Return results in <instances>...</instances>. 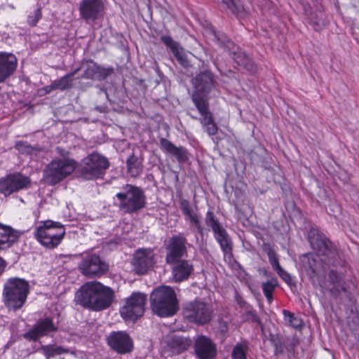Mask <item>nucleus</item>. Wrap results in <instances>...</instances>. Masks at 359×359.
Returning <instances> with one entry per match:
<instances>
[{"label": "nucleus", "instance_id": "obj_17", "mask_svg": "<svg viewBox=\"0 0 359 359\" xmlns=\"http://www.w3.org/2000/svg\"><path fill=\"white\" fill-rule=\"evenodd\" d=\"M155 262L154 252L150 248L137 250L131 261L133 271L137 275L146 274L153 269Z\"/></svg>", "mask_w": 359, "mask_h": 359}, {"label": "nucleus", "instance_id": "obj_50", "mask_svg": "<svg viewBox=\"0 0 359 359\" xmlns=\"http://www.w3.org/2000/svg\"><path fill=\"white\" fill-rule=\"evenodd\" d=\"M56 85L55 81H53L50 85L46 86L43 90L46 91V93H50L53 90H56Z\"/></svg>", "mask_w": 359, "mask_h": 359}, {"label": "nucleus", "instance_id": "obj_12", "mask_svg": "<svg viewBox=\"0 0 359 359\" xmlns=\"http://www.w3.org/2000/svg\"><path fill=\"white\" fill-rule=\"evenodd\" d=\"M75 161L69 158H59L52 161L44 170L46 181L55 185L75 170Z\"/></svg>", "mask_w": 359, "mask_h": 359}, {"label": "nucleus", "instance_id": "obj_22", "mask_svg": "<svg viewBox=\"0 0 359 359\" xmlns=\"http://www.w3.org/2000/svg\"><path fill=\"white\" fill-rule=\"evenodd\" d=\"M195 353L199 359H214L217 351L212 341L205 336L198 337L194 344Z\"/></svg>", "mask_w": 359, "mask_h": 359}, {"label": "nucleus", "instance_id": "obj_56", "mask_svg": "<svg viewBox=\"0 0 359 359\" xmlns=\"http://www.w3.org/2000/svg\"><path fill=\"white\" fill-rule=\"evenodd\" d=\"M233 0H222V2L226 6V8H228L230 5L233 4Z\"/></svg>", "mask_w": 359, "mask_h": 359}, {"label": "nucleus", "instance_id": "obj_27", "mask_svg": "<svg viewBox=\"0 0 359 359\" xmlns=\"http://www.w3.org/2000/svg\"><path fill=\"white\" fill-rule=\"evenodd\" d=\"M201 116V123L205 128V130L209 135L217 134L218 127L214 121L212 114L209 109L208 105L195 106Z\"/></svg>", "mask_w": 359, "mask_h": 359}, {"label": "nucleus", "instance_id": "obj_57", "mask_svg": "<svg viewBox=\"0 0 359 359\" xmlns=\"http://www.w3.org/2000/svg\"><path fill=\"white\" fill-rule=\"evenodd\" d=\"M159 70H160V69H159V68H157V69H156V72H157V73H158V72H160Z\"/></svg>", "mask_w": 359, "mask_h": 359}, {"label": "nucleus", "instance_id": "obj_8", "mask_svg": "<svg viewBox=\"0 0 359 359\" xmlns=\"http://www.w3.org/2000/svg\"><path fill=\"white\" fill-rule=\"evenodd\" d=\"M65 234L63 225L48 220L36 227L34 237L46 248L53 249L61 243Z\"/></svg>", "mask_w": 359, "mask_h": 359}, {"label": "nucleus", "instance_id": "obj_42", "mask_svg": "<svg viewBox=\"0 0 359 359\" xmlns=\"http://www.w3.org/2000/svg\"><path fill=\"white\" fill-rule=\"evenodd\" d=\"M241 316L242 319L244 321L256 323L257 325L262 326L261 320L257 316L255 310L253 311H248L247 313H243Z\"/></svg>", "mask_w": 359, "mask_h": 359}, {"label": "nucleus", "instance_id": "obj_15", "mask_svg": "<svg viewBox=\"0 0 359 359\" xmlns=\"http://www.w3.org/2000/svg\"><path fill=\"white\" fill-rule=\"evenodd\" d=\"M31 179L20 172L7 175L0 178V193L7 197L13 193L30 187Z\"/></svg>", "mask_w": 359, "mask_h": 359}, {"label": "nucleus", "instance_id": "obj_51", "mask_svg": "<svg viewBox=\"0 0 359 359\" xmlns=\"http://www.w3.org/2000/svg\"><path fill=\"white\" fill-rule=\"evenodd\" d=\"M7 266V262L0 257V276L4 273L5 268Z\"/></svg>", "mask_w": 359, "mask_h": 359}, {"label": "nucleus", "instance_id": "obj_2", "mask_svg": "<svg viewBox=\"0 0 359 359\" xmlns=\"http://www.w3.org/2000/svg\"><path fill=\"white\" fill-rule=\"evenodd\" d=\"M309 241L311 248L317 252L318 256L305 254L301 257V262L307 275L313 278L318 273L320 262L336 265L337 250L324 234L318 232L311 231Z\"/></svg>", "mask_w": 359, "mask_h": 359}, {"label": "nucleus", "instance_id": "obj_53", "mask_svg": "<svg viewBox=\"0 0 359 359\" xmlns=\"http://www.w3.org/2000/svg\"><path fill=\"white\" fill-rule=\"evenodd\" d=\"M196 231L200 235V236L203 238L204 236V233H205L204 227L201 225L196 229Z\"/></svg>", "mask_w": 359, "mask_h": 359}, {"label": "nucleus", "instance_id": "obj_45", "mask_svg": "<svg viewBox=\"0 0 359 359\" xmlns=\"http://www.w3.org/2000/svg\"><path fill=\"white\" fill-rule=\"evenodd\" d=\"M279 276L289 285H295V282L292 280L290 273H288L283 269L276 272Z\"/></svg>", "mask_w": 359, "mask_h": 359}, {"label": "nucleus", "instance_id": "obj_37", "mask_svg": "<svg viewBox=\"0 0 359 359\" xmlns=\"http://www.w3.org/2000/svg\"><path fill=\"white\" fill-rule=\"evenodd\" d=\"M269 341L274 347V354L280 355L284 352L285 338H281L276 334H270Z\"/></svg>", "mask_w": 359, "mask_h": 359}, {"label": "nucleus", "instance_id": "obj_55", "mask_svg": "<svg viewBox=\"0 0 359 359\" xmlns=\"http://www.w3.org/2000/svg\"><path fill=\"white\" fill-rule=\"evenodd\" d=\"M264 296L266 297V299H267V302H269V304H271L272 302V301L273 300V293H270V294H264Z\"/></svg>", "mask_w": 359, "mask_h": 359}, {"label": "nucleus", "instance_id": "obj_24", "mask_svg": "<svg viewBox=\"0 0 359 359\" xmlns=\"http://www.w3.org/2000/svg\"><path fill=\"white\" fill-rule=\"evenodd\" d=\"M161 41L170 49L180 65L183 67H187L189 66V60L185 50L178 42L174 41L171 36L167 35L161 36Z\"/></svg>", "mask_w": 359, "mask_h": 359}, {"label": "nucleus", "instance_id": "obj_36", "mask_svg": "<svg viewBox=\"0 0 359 359\" xmlns=\"http://www.w3.org/2000/svg\"><path fill=\"white\" fill-rule=\"evenodd\" d=\"M264 251L266 252L269 263L276 272H278L281 269L279 264L278 257L275 250L271 247L269 244L264 245Z\"/></svg>", "mask_w": 359, "mask_h": 359}, {"label": "nucleus", "instance_id": "obj_32", "mask_svg": "<svg viewBox=\"0 0 359 359\" xmlns=\"http://www.w3.org/2000/svg\"><path fill=\"white\" fill-rule=\"evenodd\" d=\"M39 351L42 352L46 359L70 352L68 348L55 345H42Z\"/></svg>", "mask_w": 359, "mask_h": 359}, {"label": "nucleus", "instance_id": "obj_48", "mask_svg": "<svg viewBox=\"0 0 359 359\" xmlns=\"http://www.w3.org/2000/svg\"><path fill=\"white\" fill-rule=\"evenodd\" d=\"M15 69H0V83L13 74Z\"/></svg>", "mask_w": 359, "mask_h": 359}, {"label": "nucleus", "instance_id": "obj_21", "mask_svg": "<svg viewBox=\"0 0 359 359\" xmlns=\"http://www.w3.org/2000/svg\"><path fill=\"white\" fill-rule=\"evenodd\" d=\"M167 264L171 266L172 277L175 283L187 280L194 270L192 263L187 259H180Z\"/></svg>", "mask_w": 359, "mask_h": 359}, {"label": "nucleus", "instance_id": "obj_43", "mask_svg": "<svg viewBox=\"0 0 359 359\" xmlns=\"http://www.w3.org/2000/svg\"><path fill=\"white\" fill-rule=\"evenodd\" d=\"M179 204L180 210H182L185 218L195 213L193 211L191 207V204L188 200L181 198L180 199Z\"/></svg>", "mask_w": 359, "mask_h": 359}, {"label": "nucleus", "instance_id": "obj_46", "mask_svg": "<svg viewBox=\"0 0 359 359\" xmlns=\"http://www.w3.org/2000/svg\"><path fill=\"white\" fill-rule=\"evenodd\" d=\"M297 341L294 338H285L284 351L287 352H294Z\"/></svg>", "mask_w": 359, "mask_h": 359}, {"label": "nucleus", "instance_id": "obj_28", "mask_svg": "<svg viewBox=\"0 0 359 359\" xmlns=\"http://www.w3.org/2000/svg\"><path fill=\"white\" fill-rule=\"evenodd\" d=\"M305 15L308 16L310 23L316 31H320L327 25V19L325 13L322 11H318L312 13L310 11V6H304Z\"/></svg>", "mask_w": 359, "mask_h": 359}, {"label": "nucleus", "instance_id": "obj_47", "mask_svg": "<svg viewBox=\"0 0 359 359\" xmlns=\"http://www.w3.org/2000/svg\"><path fill=\"white\" fill-rule=\"evenodd\" d=\"M185 219L189 220L190 225L194 227L196 229L202 225L201 221L199 220L198 216L196 212L186 217Z\"/></svg>", "mask_w": 359, "mask_h": 359}, {"label": "nucleus", "instance_id": "obj_4", "mask_svg": "<svg viewBox=\"0 0 359 359\" xmlns=\"http://www.w3.org/2000/svg\"><path fill=\"white\" fill-rule=\"evenodd\" d=\"M29 282L19 277L6 280L2 290V302L9 311H16L25 304L29 294Z\"/></svg>", "mask_w": 359, "mask_h": 359}, {"label": "nucleus", "instance_id": "obj_19", "mask_svg": "<svg viewBox=\"0 0 359 359\" xmlns=\"http://www.w3.org/2000/svg\"><path fill=\"white\" fill-rule=\"evenodd\" d=\"M104 9L102 0H82L79 4L80 16L86 22H95Z\"/></svg>", "mask_w": 359, "mask_h": 359}, {"label": "nucleus", "instance_id": "obj_10", "mask_svg": "<svg viewBox=\"0 0 359 359\" xmlns=\"http://www.w3.org/2000/svg\"><path fill=\"white\" fill-rule=\"evenodd\" d=\"M183 316L189 323L203 325L210 322L212 310L210 305L202 301H192L184 304Z\"/></svg>", "mask_w": 359, "mask_h": 359}, {"label": "nucleus", "instance_id": "obj_25", "mask_svg": "<svg viewBox=\"0 0 359 359\" xmlns=\"http://www.w3.org/2000/svg\"><path fill=\"white\" fill-rule=\"evenodd\" d=\"M160 146L163 151L168 153L176 158L180 163H185L189 160V152L183 147H177L170 140L165 138H161Z\"/></svg>", "mask_w": 359, "mask_h": 359}, {"label": "nucleus", "instance_id": "obj_29", "mask_svg": "<svg viewBox=\"0 0 359 359\" xmlns=\"http://www.w3.org/2000/svg\"><path fill=\"white\" fill-rule=\"evenodd\" d=\"M191 339L180 335H174L168 341V346L174 353L180 354L191 345Z\"/></svg>", "mask_w": 359, "mask_h": 359}, {"label": "nucleus", "instance_id": "obj_39", "mask_svg": "<svg viewBox=\"0 0 359 359\" xmlns=\"http://www.w3.org/2000/svg\"><path fill=\"white\" fill-rule=\"evenodd\" d=\"M231 12L238 17H244L246 14V11L243 4L239 1H233V4L228 8Z\"/></svg>", "mask_w": 359, "mask_h": 359}, {"label": "nucleus", "instance_id": "obj_26", "mask_svg": "<svg viewBox=\"0 0 359 359\" xmlns=\"http://www.w3.org/2000/svg\"><path fill=\"white\" fill-rule=\"evenodd\" d=\"M214 238L219 245L222 252H223L224 257L231 259L233 257V243L226 230L223 228L219 231L213 233Z\"/></svg>", "mask_w": 359, "mask_h": 359}, {"label": "nucleus", "instance_id": "obj_41", "mask_svg": "<svg viewBox=\"0 0 359 359\" xmlns=\"http://www.w3.org/2000/svg\"><path fill=\"white\" fill-rule=\"evenodd\" d=\"M283 314L285 320L288 322L290 326L294 328L300 327L301 321L297 317L294 316V313H291L289 311L283 310Z\"/></svg>", "mask_w": 359, "mask_h": 359}, {"label": "nucleus", "instance_id": "obj_54", "mask_svg": "<svg viewBox=\"0 0 359 359\" xmlns=\"http://www.w3.org/2000/svg\"><path fill=\"white\" fill-rule=\"evenodd\" d=\"M242 309L244 310L243 313H247L248 311H253L255 309L252 308V306L247 303L246 306H245Z\"/></svg>", "mask_w": 359, "mask_h": 359}, {"label": "nucleus", "instance_id": "obj_38", "mask_svg": "<svg viewBox=\"0 0 359 359\" xmlns=\"http://www.w3.org/2000/svg\"><path fill=\"white\" fill-rule=\"evenodd\" d=\"M248 347L245 344H237L231 353L232 359H247L246 354Z\"/></svg>", "mask_w": 359, "mask_h": 359}, {"label": "nucleus", "instance_id": "obj_5", "mask_svg": "<svg viewBox=\"0 0 359 359\" xmlns=\"http://www.w3.org/2000/svg\"><path fill=\"white\" fill-rule=\"evenodd\" d=\"M115 198L117 201L116 205L124 214H136L147 205V196L144 190L130 184L123 185Z\"/></svg>", "mask_w": 359, "mask_h": 359}, {"label": "nucleus", "instance_id": "obj_20", "mask_svg": "<svg viewBox=\"0 0 359 359\" xmlns=\"http://www.w3.org/2000/svg\"><path fill=\"white\" fill-rule=\"evenodd\" d=\"M57 331V327L54 325L53 319L45 318L40 319L32 330L23 334V337L29 341H37L42 336H47L51 332Z\"/></svg>", "mask_w": 359, "mask_h": 359}, {"label": "nucleus", "instance_id": "obj_9", "mask_svg": "<svg viewBox=\"0 0 359 359\" xmlns=\"http://www.w3.org/2000/svg\"><path fill=\"white\" fill-rule=\"evenodd\" d=\"M194 90L191 96L195 106L208 105V94L215 86V79L211 72L206 69L194 79Z\"/></svg>", "mask_w": 359, "mask_h": 359}, {"label": "nucleus", "instance_id": "obj_33", "mask_svg": "<svg viewBox=\"0 0 359 359\" xmlns=\"http://www.w3.org/2000/svg\"><path fill=\"white\" fill-rule=\"evenodd\" d=\"M205 223L207 226L210 228L213 233L224 228L222 224L219 222V219L210 210H209L205 214Z\"/></svg>", "mask_w": 359, "mask_h": 359}, {"label": "nucleus", "instance_id": "obj_18", "mask_svg": "<svg viewBox=\"0 0 359 359\" xmlns=\"http://www.w3.org/2000/svg\"><path fill=\"white\" fill-rule=\"evenodd\" d=\"M107 342L111 350L118 354H126L134 348L133 340L125 331H112L107 337Z\"/></svg>", "mask_w": 359, "mask_h": 359}, {"label": "nucleus", "instance_id": "obj_58", "mask_svg": "<svg viewBox=\"0 0 359 359\" xmlns=\"http://www.w3.org/2000/svg\"><path fill=\"white\" fill-rule=\"evenodd\" d=\"M60 359H65L64 358H61Z\"/></svg>", "mask_w": 359, "mask_h": 359}, {"label": "nucleus", "instance_id": "obj_44", "mask_svg": "<svg viewBox=\"0 0 359 359\" xmlns=\"http://www.w3.org/2000/svg\"><path fill=\"white\" fill-rule=\"evenodd\" d=\"M278 286V280L276 278H273L269 280L262 283V288L264 294L273 293L276 287Z\"/></svg>", "mask_w": 359, "mask_h": 359}, {"label": "nucleus", "instance_id": "obj_40", "mask_svg": "<svg viewBox=\"0 0 359 359\" xmlns=\"http://www.w3.org/2000/svg\"><path fill=\"white\" fill-rule=\"evenodd\" d=\"M42 17L41 8L40 7L31 12L27 18V23L31 27H35Z\"/></svg>", "mask_w": 359, "mask_h": 359}, {"label": "nucleus", "instance_id": "obj_7", "mask_svg": "<svg viewBox=\"0 0 359 359\" xmlns=\"http://www.w3.org/2000/svg\"><path fill=\"white\" fill-rule=\"evenodd\" d=\"M108 159L97 152H93L84 158L77 168L80 177L86 180L103 178L109 167Z\"/></svg>", "mask_w": 359, "mask_h": 359}, {"label": "nucleus", "instance_id": "obj_6", "mask_svg": "<svg viewBox=\"0 0 359 359\" xmlns=\"http://www.w3.org/2000/svg\"><path fill=\"white\" fill-rule=\"evenodd\" d=\"M152 311L160 317L175 315L179 309V303L175 290L170 286L155 289L150 295Z\"/></svg>", "mask_w": 359, "mask_h": 359}, {"label": "nucleus", "instance_id": "obj_35", "mask_svg": "<svg viewBox=\"0 0 359 359\" xmlns=\"http://www.w3.org/2000/svg\"><path fill=\"white\" fill-rule=\"evenodd\" d=\"M18 60L11 53L0 52V67H16Z\"/></svg>", "mask_w": 359, "mask_h": 359}, {"label": "nucleus", "instance_id": "obj_16", "mask_svg": "<svg viewBox=\"0 0 359 359\" xmlns=\"http://www.w3.org/2000/svg\"><path fill=\"white\" fill-rule=\"evenodd\" d=\"M187 239L182 234L171 236L165 242L166 250L165 262L172 263L187 255Z\"/></svg>", "mask_w": 359, "mask_h": 359}, {"label": "nucleus", "instance_id": "obj_31", "mask_svg": "<svg viewBox=\"0 0 359 359\" xmlns=\"http://www.w3.org/2000/svg\"><path fill=\"white\" fill-rule=\"evenodd\" d=\"M226 47L229 49H234V48H236V46L232 41H227ZM233 55L232 58L237 64V65L243 67H248V66L252 65L250 57L248 55H247L245 53L242 51L236 52V50H233Z\"/></svg>", "mask_w": 359, "mask_h": 359}, {"label": "nucleus", "instance_id": "obj_49", "mask_svg": "<svg viewBox=\"0 0 359 359\" xmlns=\"http://www.w3.org/2000/svg\"><path fill=\"white\" fill-rule=\"evenodd\" d=\"M218 331L222 334H225L227 333L228 332V330H229V327H228V323L224 321V320L222 319H220L219 321H218Z\"/></svg>", "mask_w": 359, "mask_h": 359}, {"label": "nucleus", "instance_id": "obj_3", "mask_svg": "<svg viewBox=\"0 0 359 359\" xmlns=\"http://www.w3.org/2000/svg\"><path fill=\"white\" fill-rule=\"evenodd\" d=\"M114 298L112 288L95 280L84 283L76 292L74 302L84 309L100 311L109 308Z\"/></svg>", "mask_w": 359, "mask_h": 359}, {"label": "nucleus", "instance_id": "obj_34", "mask_svg": "<svg viewBox=\"0 0 359 359\" xmlns=\"http://www.w3.org/2000/svg\"><path fill=\"white\" fill-rule=\"evenodd\" d=\"M15 149H18L22 154L33 155L36 154L41 151V148L39 145L32 146L28 142L25 141H20L16 143Z\"/></svg>", "mask_w": 359, "mask_h": 359}, {"label": "nucleus", "instance_id": "obj_14", "mask_svg": "<svg viewBox=\"0 0 359 359\" xmlns=\"http://www.w3.org/2000/svg\"><path fill=\"white\" fill-rule=\"evenodd\" d=\"M79 269L88 278H99L109 271V264L96 254L83 256Z\"/></svg>", "mask_w": 359, "mask_h": 359}, {"label": "nucleus", "instance_id": "obj_23", "mask_svg": "<svg viewBox=\"0 0 359 359\" xmlns=\"http://www.w3.org/2000/svg\"><path fill=\"white\" fill-rule=\"evenodd\" d=\"M22 232L0 223V250H7L18 242Z\"/></svg>", "mask_w": 359, "mask_h": 359}, {"label": "nucleus", "instance_id": "obj_52", "mask_svg": "<svg viewBox=\"0 0 359 359\" xmlns=\"http://www.w3.org/2000/svg\"><path fill=\"white\" fill-rule=\"evenodd\" d=\"M236 301L239 306L243 309L245 306H246L247 303L246 301H245L242 297H237Z\"/></svg>", "mask_w": 359, "mask_h": 359}, {"label": "nucleus", "instance_id": "obj_13", "mask_svg": "<svg viewBox=\"0 0 359 359\" xmlns=\"http://www.w3.org/2000/svg\"><path fill=\"white\" fill-rule=\"evenodd\" d=\"M147 297L145 294L135 292L126 299L125 304L121 307L120 313L126 320L135 321L143 316Z\"/></svg>", "mask_w": 359, "mask_h": 359}, {"label": "nucleus", "instance_id": "obj_11", "mask_svg": "<svg viewBox=\"0 0 359 359\" xmlns=\"http://www.w3.org/2000/svg\"><path fill=\"white\" fill-rule=\"evenodd\" d=\"M79 70L81 69H76L73 72L54 81L57 89L63 91L71 88L74 79H80V77L95 81H103L112 72L113 69H86L81 76L79 75Z\"/></svg>", "mask_w": 359, "mask_h": 359}, {"label": "nucleus", "instance_id": "obj_30", "mask_svg": "<svg viewBox=\"0 0 359 359\" xmlns=\"http://www.w3.org/2000/svg\"><path fill=\"white\" fill-rule=\"evenodd\" d=\"M143 159L133 153L126 161L128 172L132 177H137L143 170Z\"/></svg>", "mask_w": 359, "mask_h": 359}, {"label": "nucleus", "instance_id": "obj_1", "mask_svg": "<svg viewBox=\"0 0 359 359\" xmlns=\"http://www.w3.org/2000/svg\"><path fill=\"white\" fill-rule=\"evenodd\" d=\"M327 283L331 298L337 304L350 309L353 313V316L348 318V324L359 341V316L354 311L357 299L353 294V284L351 280H346L344 272L334 269L329 271Z\"/></svg>", "mask_w": 359, "mask_h": 359}]
</instances>
